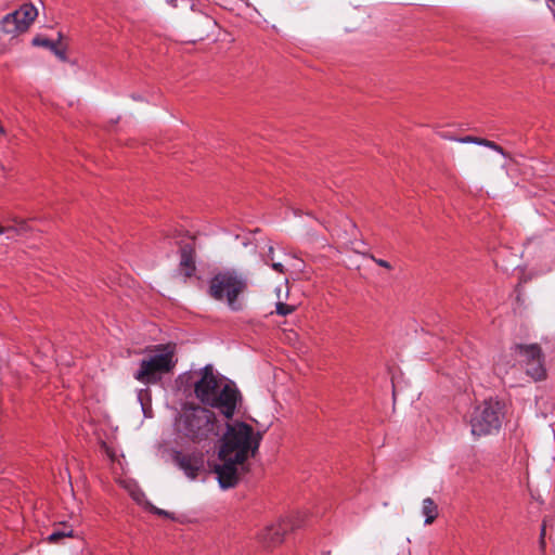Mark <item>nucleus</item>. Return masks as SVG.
<instances>
[{
	"instance_id": "obj_4",
	"label": "nucleus",
	"mask_w": 555,
	"mask_h": 555,
	"mask_svg": "<svg viewBox=\"0 0 555 555\" xmlns=\"http://www.w3.org/2000/svg\"><path fill=\"white\" fill-rule=\"evenodd\" d=\"M247 288V278L243 273L225 269L210 278L207 293L212 299L224 302L232 311H241L244 307L243 295Z\"/></svg>"
},
{
	"instance_id": "obj_13",
	"label": "nucleus",
	"mask_w": 555,
	"mask_h": 555,
	"mask_svg": "<svg viewBox=\"0 0 555 555\" xmlns=\"http://www.w3.org/2000/svg\"><path fill=\"white\" fill-rule=\"evenodd\" d=\"M74 537V529L68 524H61L59 527H56L52 533L49 534L47 540L50 543H59L64 538H73Z\"/></svg>"
},
{
	"instance_id": "obj_9",
	"label": "nucleus",
	"mask_w": 555,
	"mask_h": 555,
	"mask_svg": "<svg viewBox=\"0 0 555 555\" xmlns=\"http://www.w3.org/2000/svg\"><path fill=\"white\" fill-rule=\"evenodd\" d=\"M177 465L190 479H195L204 466L203 453H177L175 456Z\"/></svg>"
},
{
	"instance_id": "obj_24",
	"label": "nucleus",
	"mask_w": 555,
	"mask_h": 555,
	"mask_svg": "<svg viewBox=\"0 0 555 555\" xmlns=\"http://www.w3.org/2000/svg\"><path fill=\"white\" fill-rule=\"evenodd\" d=\"M5 233H7V229L4 227L0 225V235L5 234Z\"/></svg>"
},
{
	"instance_id": "obj_17",
	"label": "nucleus",
	"mask_w": 555,
	"mask_h": 555,
	"mask_svg": "<svg viewBox=\"0 0 555 555\" xmlns=\"http://www.w3.org/2000/svg\"><path fill=\"white\" fill-rule=\"evenodd\" d=\"M4 228L7 229V233L13 232L16 235H24L30 231V227L26 220L16 218L13 219L11 225Z\"/></svg>"
},
{
	"instance_id": "obj_19",
	"label": "nucleus",
	"mask_w": 555,
	"mask_h": 555,
	"mask_svg": "<svg viewBox=\"0 0 555 555\" xmlns=\"http://www.w3.org/2000/svg\"><path fill=\"white\" fill-rule=\"evenodd\" d=\"M294 311V307L284 302H278L275 312L280 315H287Z\"/></svg>"
},
{
	"instance_id": "obj_25",
	"label": "nucleus",
	"mask_w": 555,
	"mask_h": 555,
	"mask_svg": "<svg viewBox=\"0 0 555 555\" xmlns=\"http://www.w3.org/2000/svg\"><path fill=\"white\" fill-rule=\"evenodd\" d=\"M56 55L60 56L61 59H64V53L63 52L57 51Z\"/></svg>"
},
{
	"instance_id": "obj_20",
	"label": "nucleus",
	"mask_w": 555,
	"mask_h": 555,
	"mask_svg": "<svg viewBox=\"0 0 555 555\" xmlns=\"http://www.w3.org/2000/svg\"><path fill=\"white\" fill-rule=\"evenodd\" d=\"M34 44L42 46V47H46L49 49H54V47H55V42H53L49 39H39V38L34 39Z\"/></svg>"
},
{
	"instance_id": "obj_15",
	"label": "nucleus",
	"mask_w": 555,
	"mask_h": 555,
	"mask_svg": "<svg viewBox=\"0 0 555 555\" xmlns=\"http://www.w3.org/2000/svg\"><path fill=\"white\" fill-rule=\"evenodd\" d=\"M422 514L425 516V524L430 525L438 516V506L433 499L426 498L422 503Z\"/></svg>"
},
{
	"instance_id": "obj_14",
	"label": "nucleus",
	"mask_w": 555,
	"mask_h": 555,
	"mask_svg": "<svg viewBox=\"0 0 555 555\" xmlns=\"http://www.w3.org/2000/svg\"><path fill=\"white\" fill-rule=\"evenodd\" d=\"M525 365L527 374L531 376L534 380H541L545 377L546 372L543 364V357L533 360L532 362L527 363Z\"/></svg>"
},
{
	"instance_id": "obj_22",
	"label": "nucleus",
	"mask_w": 555,
	"mask_h": 555,
	"mask_svg": "<svg viewBox=\"0 0 555 555\" xmlns=\"http://www.w3.org/2000/svg\"><path fill=\"white\" fill-rule=\"evenodd\" d=\"M155 512L158 514V515H165V516H168V513L163 511V509H155Z\"/></svg>"
},
{
	"instance_id": "obj_2",
	"label": "nucleus",
	"mask_w": 555,
	"mask_h": 555,
	"mask_svg": "<svg viewBox=\"0 0 555 555\" xmlns=\"http://www.w3.org/2000/svg\"><path fill=\"white\" fill-rule=\"evenodd\" d=\"M198 379L194 383L195 397L205 405L217 409L230 420L242 403V395L236 385L215 371L207 364L197 373Z\"/></svg>"
},
{
	"instance_id": "obj_18",
	"label": "nucleus",
	"mask_w": 555,
	"mask_h": 555,
	"mask_svg": "<svg viewBox=\"0 0 555 555\" xmlns=\"http://www.w3.org/2000/svg\"><path fill=\"white\" fill-rule=\"evenodd\" d=\"M272 255H273V247H270L269 248V253H268L267 258H266V263H270L272 269L275 270L276 272L283 273L284 272L283 263L274 261Z\"/></svg>"
},
{
	"instance_id": "obj_27",
	"label": "nucleus",
	"mask_w": 555,
	"mask_h": 555,
	"mask_svg": "<svg viewBox=\"0 0 555 555\" xmlns=\"http://www.w3.org/2000/svg\"><path fill=\"white\" fill-rule=\"evenodd\" d=\"M354 250H356V251H360V246L354 247Z\"/></svg>"
},
{
	"instance_id": "obj_6",
	"label": "nucleus",
	"mask_w": 555,
	"mask_h": 555,
	"mask_svg": "<svg viewBox=\"0 0 555 555\" xmlns=\"http://www.w3.org/2000/svg\"><path fill=\"white\" fill-rule=\"evenodd\" d=\"M503 403L489 399L480 404L472 417V433L475 436H486L496 433L502 424Z\"/></svg>"
},
{
	"instance_id": "obj_21",
	"label": "nucleus",
	"mask_w": 555,
	"mask_h": 555,
	"mask_svg": "<svg viewBox=\"0 0 555 555\" xmlns=\"http://www.w3.org/2000/svg\"><path fill=\"white\" fill-rule=\"evenodd\" d=\"M372 259L375 263H377L379 267H383L387 270H392V266L390 262L384 260V259H378V258H375L372 256Z\"/></svg>"
},
{
	"instance_id": "obj_16",
	"label": "nucleus",
	"mask_w": 555,
	"mask_h": 555,
	"mask_svg": "<svg viewBox=\"0 0 555 555\" xmlns=\"http://www.w3.org/2000/svg\"><path fill=\"white\" fill-rule=\"evenodd\" d=\"M512 359L508 354L499 356L494 363V372L498 376H503L508 373V370L513 366Z\"/></svg>"
},
{
	"instance_id": "obj_12",
	"label": "nucleus",
	"mask_w": 555,
	"mask_h": 555,
	"mask_svg": "<svg viewBox=\"0 0 555 555\" xmlns=\"http://www.w3.org/2000/svg\"><path fill=\"white\" fill-rule=\"evenodd\" d=\"M442 138L447 139V140H451V141H457L460 143H474V144L482 145V146L489 147V149L498 152L499 154H501L504 157L507 156V154L504 152V150L500 145H498L495 142L487 140V139L473 137V135H466L463 138L442 135Z\"/></svg>"
},
{
	"instance_id": "obj_7",
	"label": "nucleus",
	"mask_w": 555,
	"mask_h": 555,
	"mask_svg": "<svg viewBox=\"0 0 555 555\" xmlns=\"http://www.w3.org/2000/svg\"><path fill=\"white\" fill-rule=\"evenodd\" d=\"M38 12L33 4H23L18 10L7 14L1 21V29L9 35H16L28 29Z\"/></svg>"
},
{
	"instance_id": "obj_10",
	"label": "nucleus",
	"mask_w": 555,
	"mask_h": 555,
	"mask_svg": "<svg viewBox=\"0 0 555 555\" xmlns=\"http://www.w3.org/2000/svg\"><path fill=\"white\" fill-rule=\"evenodd\" d=\"M179 271L184 278H192L196 272L194 242L180 247Z\"/></svg>"
},
{
	"instance_id": "obj_11",
	"label": "nucleus",
	"mask_w": 555,
	"mask_h": 555,
	"mask_svg": "<svg viewBox=\"0 0 555 555\" xmlns=\"http://www.w3.org/2000/svg\"><path fill=\"white\" fill-rule=\"evenodd\" d=\"M513 353L522 358L525 364L532 362L533 360L540 359L543 357L542 350L539 345L530 344L522 345L517 344L513 348Z\"/></svg>"
},
{
	"instance_id": "obj_23",
	"label": "nucleus",
	"mask_w": 555,
	"mask_h": 555,
	"mask_svg": "<svg viewBox=\"0 0 555 555\" xmlns=\"http://www.w3.org/2000/svg\"><path fill=\"white\" fill-rule=\"evenodd\" d=\"M167 2L175 8L177 7V0H167Z\"/></svg>"
},
{
	"instance_id": "obj_3",
	"label": "nucleus",
	"mask_w": 555,
	"mask_h": 555,
	"mask_svg": "<svg viewBox=\"0 0 555 555\" xmlns=\"http://www.w3.org/2000/svg\"><path fill=\"white\" fill-rule=\"evenodd\" d=\"M177 362L175 345H157L147 348L139 362L138 370L133 373V378L145 386L156 385L164 376L172 374Z\"/></svg>"
},
{
	"instance_id": "obj_26",
	"label": "nucleus",
	"mask_w": 555,
	"mask_h": 555,
	"mask_svg": "<svg viewBox=\"0 0 555 555\" xmlns=\"http://www.w3.org/2000/svg\"><path fill=\"white\" fill-rule=\"evenodd\" d=\"M51 50H52L55 54H56V52L59 51V50L56 49V46L54 47V49H51Z\"/></svg>"
},
{
	"instance_id": "obj_8",
	"label": "nucleus",
	"mask_w": 555,
	"mask_h": 555,
	"mask_svg": "<svg viewBox=\"0 0 555 555\" xmlns=\"http://www.w3.org/2000/svg\"><path fill=\"white\" fill-rule=\"evenodd\" d=\"M288 529L285 520L267 524L256 534L257 542L263 548H272L281 544Z\"/></svg>"
},
{
	"instance_id": "obj_1",
	"label": "nucleus",
	"mask_w": 555,
	"mask_h": 555,
	"mask_svg": "<svg viewBox=\"0 0 555 555\" xmlns=\"http://www.w3.org/2000/svg\"><path fill=\"white\" fill-rule=\"evenodd\" d=\"M261 440L262 435L245 422L227 424L218 450L220 464L215 466L221 488L236 486L241 475L247 470L246 462L257 454Z\"/></svg>"
},
{
	"instance_id": "obj_5",
	"label": "nucleus",
	"mask_w": 555,
	"mask_h": 555,
	"mask_svg": "<svg viewBox=\"0 0 555 555\" xmlns=\"http://www.w3.org/2000/svg\"><path fill=\"white\" fill-rule=\"evenodd\" d=\"M180 431L193 441L218 435V420L211 410L201 405H185L178 421Z\"/></svg>"
},
{
	"instance_id": "obj_28",
	"label": "nucleus",
	"mask_w": 555,
	"mask_h": 555,
	"mask_svg": "<svg viewBox=\"0 0 555 555\" xmlns=\"http://www.w3.org/2000/svg\"><path fill=\"white\" fill-rule=\"evenodd\" d=\"M500 167H501V168H504V167H505V165H504L503 163H500Z\"/></svg>"
}]
</instances>
